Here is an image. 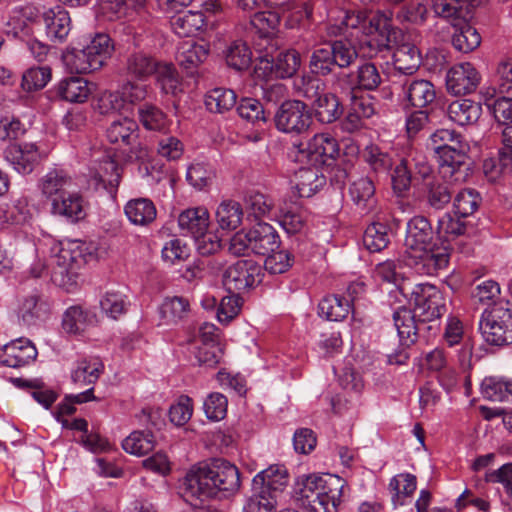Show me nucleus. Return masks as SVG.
<instances>
[{
    "mask_svg": "<svg viewBox=\"0 0 512 512\" xmlns=\"http://www.w3.org/2000/svg\"><path fill=\"white\" fill-rule=\"evenodd\" d=\"M241 485L238 468L224 459L193 466L179 485V494L192 505L193 501L222 498L235 494Z\"/></svg>",
    "mask_w": 512,
    "mask_h": 512,
    "instance_id": "f257e3e1",
    "label": "nucleus"
},
{
    "mask_svg": "<svg viewBox=\"0 0 512 512\" xmlns=\"http://www.w3.org/2000/svg\"><path fill=\"white\" fill-rule=\"evenodd\" d=\"M434 231L424 216H414L407 223L405 263L421 275H435L447 267L449 254L433 244Z\"/></svg>",
    "mask_w": 512,
    "mask_h": 512,
    "instance_id": "f03ea898",
    "label": "nucleus"
},
{
    "mask_svg": "<svg viewBox=\"0 0 512 512\" xmlns=\"http://www.w3.org/2000/svg\"><path fill=\"white\" fill-rule=\"evenodd\" d=\"M344 486L336 475H309L296 483L294 496L309 512H337Z\"/></svg>",
    "mask_w": 512,
    "mask_h": 512,
    "instance_id": "7ed1b4c3",
    "label": "nucleus"
},
{
    "mask_svg": "<svg viewBox=\"0 0 512 512\" xmlns=\"http://www.w3.org/2000/svg\"><path fill=\"white\" fill-rule=\"evenodd\" d=\"M94 257L85 242L71 240L59 242L51 248L52 281L66 290L77 284L79 270Z\"/></svg>",
    "mask_w": 512,
    "mask_h": 512,
    "instance_id": "20e7f679",
    "label": "nucleus"
},
{
    "mask_svg": "<svg viewBox=\"0 0 512 512\" xmlns=\"http://www.w3.org/2000/svg\"><path fill=\"white\" fill-rule=\"evenodd\" d=\"M394 325L403 348L388 355L389 364L402 365L409 359L407 348L417 340V336L424 331L429 334H436L438 325H425L414 317V313L407 308H399L393 313Z\"/></svg>",
    "mask_w": 512,
    "mask_h": 512,
    "instance_id": "39448f33",
    "label": "nucleus"
},
{
    "mask_svg": "<svg viewBox=\"0 0 512 512\" xmlns=\"http://www.w3.org/2000/svg\"><path fill=\"white\" fill-rule=\"evenodd\" d=\"M480 330L491 345L512 344V305L499 302L486 309L481 317Z\"/></svg>",
    "mask_w": 512,
    "mask_h": 512,
    "instance_id": "423d86ee",
    "label": "nucleus"
},
{
    "mask_svg": "<svg viewBox=\"0 0 512 512\" xmlns=\"http://www.w3.org/2000/svg\"><path fill=\"white\" fill-rule=\"evenodd\" d=\"M414 317L425 325L437 322L447 311L443 293L434 285L421 283L411 290Z\"/></svg>",
    "mask_w": 512,
    "mask_h": 512,
    "instance_id": "0eeeda50",
    "label": "nucleus"
},
{
    "mask_svg": "<svg viewBox=\"0 0 512 512\" xmlns=\"http://www.w3.org/2000/svg\"><path fill=\"white\" fill-rule=\"evenodd\" d=\"M340 149L337 140L329 133H318L311 137L307 143L298 145L299 161H304L313 167L329 165L336 160Z\"/></svg>",
    "mask_w": 512,
    "mask_h": 512,
    "instance_id": "6e6552de",
    "label": "nucleus"
},
{
    "mask_svg": "<svg viewBox=\"0 0 512 512\" xmlns=\"http://www.w3.org/2000/svg\"><path fill=\"white\" fill-rule=\"evenodd\" d=\"M276 128L284 133L301 134L311 124L308 106L300 100L284 101L274 115Z\"/></svg>",
    "mask_w": 512,
    "mask_h": 512,
    "instance_id": "1a4fd4ad",
    "label": "nucleus"
},
{
    "mask_svg": "<svg viewBox=\"0 0 512 512\" xmlns=\"http://www.w3.org/2000/svg\"><path fill=\"white\" fill-rule=\"evenodd\" d=\"M468 145L440 150L437 155L439 174L449 183H463L469 176L470 163L467 156Z\"/></svg>",
    "mask_w": 512,
    "mask_h": 512,
    "instance_id": "9d476101",
    "label": "nucleus"
},
{
    "mask_svg": "<svg viewBox=\"0 0 512 512\" xmlns=\"http://www.w3.org/2000/svg\"><path fill=\"white\" fill-rule=\"evenodd\" d=\"M480 82V73L469 62L455 64L446 74L447 91L455 96L475 92Z\"/></svg>",
    "mask_w": 512,
    "mask_h": 512,
    "instance_id": "9b49d317",
    "label": "nucleus"
},
{
    "mask_svg": "<svg viewBox=\"0 0 512 512\" xmlns=\"http://www.w3.org/2000/svg\"><path fill=\"white\" fill-rule=\"evenodd\" d=\"M258 275L259 266L254 261L238 260L224 271L223 285L228 292L238 293L252 287Z\"/></svg>",
    "mask_w": 512,
    "mask_h": 512,
    "instance_id": "f8f14e48",
    "label": "nucleus"
},
{
    "mask_svg": "<svg viewBox=\"0 0 512 512\" xmlns=\"http://www.w3.org/2000/svg\"><path fill=\"white\" fill-rule=\"evenodd\" d=\"M35 345L26 338L12 340L0 348V364L18 368L32 363L37 357Z\"/></svg>",
    "mask_w": 512,
    "mask_h": 512,
    "instance_id": "ddd939ff",
    "label": "nucleus"
},
{
    "mask_svg": "<svg viewBox=\"0 0 512 512\" xmlns=\"http://www.w3.org/2000/svg\"><path fill=\"white\" fill-rule=\"evenodd\" d=\"M5 159L20 174H30L41 160V154L34 143L11 144L4 151Z\"/></svg>",
    "mask_w": 512,
    "mask_h": 512,
    "instance_id": "4468645a",
    "label": "nucleus"
},
{
    "mask_svg": "<svg viewBox=\"0 0 512 512\" xmlns=\"http://www.w3.org/2000/svg\"><path fill=\"white\" fill-rule=\"evenodd\" d=\"M289 482L287 469L283 465H271L259 472L252 480V490L268 493L279 498Z\"/></svg>",
    "mask_w": 512,
    "mask_h": 512,
    "instance_id": "2eb2a0df",
    "label": "nucleus"
},
{
    "mask_svg": "<svg viewBox=\"0 0 512 512\" xmlns=\"http://www.w3.org/2000/svg\"><path fill=\"white\" fill-rule=\"evenodd\" d=\"M107 139L112 144L129 147L131 153H135L138 158L145 155L144 152L135 151V144L138 140V125L129 118H120L113 121L106 131Z\"/></svg>",
    "mask_w": 512,
    "mask_h": 512,
    "instance_id": "dca6fc26",
    "label": "nucleus"
},
{
    "mask_svg": "<svg viewBox=\"0 0 512 512\" xmlns=\"http://www.w3.org/2000/svg\"><path fill=\"white\" fill-rule=\"evenodd\" d=\"M51 311L49 301L39 293L24 297L18 306V318L27 326L35 325L45 320Z\"/></svg>",
    "mask_w": 512,
    "mask_h": 512,
    "instance_id": "f3484780",
    "label": "nucleus"
},
{
    "mask_svg": "<svg viewBox=\"0 0 512 512\" xmlns=\"http://www.w3.org/2000/svg\"><path fill=\"white\" fill-rule=\"evenodd\" d=\"M52 215L75 223L85 218L86 210L83 197L77 192H68L50 202Z\"/></svg>",
    "mask_w": 512,
    "mask_h": 512,
    "instance_id": "a211bd4d",
    "label": "nucleus"
},
{
    "mask_svg": "<svg viewBox=\"0 0 512 512\" xmlns=\"http://www.w3.org/2000/svg\"><path fill=\"white\" fill-rule=\"evenodd\" d=\"M157 62L149 52L133 50L125 57L124 71L130 78L145 80L157 70Z\"/></svg>",
    "mask_w": 512,
    "mask_h": 512,
    "instance_id": "6ab92c4d",
    "label": "nucleus"
},
{
    "mask_svg": "<svg viewBox=\"0 0 512 512\" xmlns=\"http://www.w3.org/2000/svg\"><path fill=\"white\" fill-rule=\"evenodd\" d=\"M72 185V177L57 168L49 170L40 180L41 192L49 203L68 193Z\"/></svg>",
    "mask_w": 512,
    "mask_h": 512,
    "instance_id": "aec40b11",
    "label": "nucleus"
},
{
    "mask_svg": "<svg viewBox=\"0 0 512 512\" xmlns=\"http://www.w3.org/2000/svg\"><path fill=\"white\" fill-rule=\"evenodd\" d=\"M402 87L406 99L413 107H428L436 99L435 87L426 79L407 78Z\"/></svg>",
    "mask_w": 512,
    "mask_h": 512,
    "instance_id": "412c9836",
    "label": "nucleus"
},
{
    "mask_svg": "<svg viewBox=\"0 0 512 512\" xmlns=\"http://www.w3.org/2000/svg\"><path fill=\"white\" fill-rule=\"evenodd\" d=\"M264 66L259 69L269 70L276 78H290L299 69L301 57L298 51L294 49L284 50L277 54L272 61L265 60L261 62Z\"/></svg>",
    "mask_w": 512,
    "mask_h": 512,
    "instance_id": "4be33fe9",
    "label": "nucleus"
},
{
    "mask_svg": "<svg viewBox=\"0 0 512 512\" xmlns=\"http://www.w3.org/2000/svg\"><path fill=\"white\" fill-rule=\"evenodd\" d=\"M47 36L54 41L63 42L71 31L69 13L60 6L50 8L43 13Z\"/></svg>",
    "mask_w": 512,
    "mask_h": 512,
    "instance_id": "5701e85b",
    "label": "nucleus"
},
{
    "mask_svg": "<svg viewBox=\"0 0 512 512\" xmlns=\"http://www.w3.org/2000/svg\"><path fill=\"white\" fill-rule=\"evenodd\" d=\"M249 235L252 237V252L254 254L266 256L280 246L279 235L268 223H257L249 230Z\"/></svg>",
    "mask_w": 512,
    "mask_h": 512,
    "instance_id": "b1692460",
    "label": "nucleus"
},
{
    "mask_svg": "<svg viewBox=\"0 0 512 512\" xmlns=\"http://www.w3.org/2000/svg\"><path fill=\"white\" fill-rule=\"evenodd\" d=\"M178 225L184 235L199 236L208 230L209 212L203 206L188 208L179 214Z\"/></svg>",
    "mask_w": 512,
    "mask_h": 512,
    "instance_id": "393cba45",
    "label": "nucleus"
},
{
    "mask_svg": "<svg viewBox=\"0 0 512 512\" xmlns=\"http://www.w3.org/2000/svg\"><path fill=\"white\" fill-rule=\"evenodd\" d=\"M338 82L341 87L343 84L356 85L361 89L371 91L380 85L381 76L375 64L366 62L358 67L356 78L351 74L339 72Z\"/></svg>",
    "mask_w": 512,
    "mask_h": 512,
    "instance_id": "a878e982",
    "label": "nucleus"
},
{
    "mask_svg": "<svg viewBox=\"0 0 512 512\" xmlns=\"http://www.w3.org/2000/svg\"><path fill=\"white\" fill-rule=\"evenodd\" d=\"M447 113L449 119L460 126L473 125L482 114V106L470 99H459L449 104Z\"/></svg>",
    "mask_w": 512,
    "mask_h": 512,
    "instance_id": "bb28decb",
    "label": "nucleus"
},
{
    "mask_svg": "<svg viewBox=\"0 0 512 512\" xmlns=\"http://www.w3.org/2000/svg\"><path fill=\"white\" fill-rule=\"evenodd\" d=\"M420 64V52L414 44L403 43L393 53L394 69L400 75L412 76L419 69Z\"/></svg>",
    "mask_w": 512,
    "mask_h": 512,
    "instance_id": "cd10ccee",
    "label": "nucleus"
},
{
    "mask_svg": "<svg viewBox=\"0 0 512 512\" xmlns=\"http://www.w3.org/2000/svg\"><path fill=\"white\" fill-rule=\"evenodd\" d=\"M170 25L179 37H191L205 26V16L201 11H181L171 17Z\"/></svg>",
    "mask_w": 512,
    "mask_h": 512,
    "instance_id": "c85d7f7f",
    "label": "nucleus"
},
{
    "mask_svg": "<svg viewBox=\"0 0 512 512\" xmlns=\"http://www.w3.org/2000/svg\"><path fill=\"white\" fill-rule=\"evenodd\" d=\"M96 321V315L80 305L66 309L62 317V328L68 334H81Z\"/></svg>",
    "mask_w": 512,
    "mask_h": 512,
    "instance_id": "c756f323",
    "label": "nucleus"
},
{
    "mask_svg": "<svg viewBox=\"0 0 512 512\" xmlns=\"http://www.w3.org/2000/svg\"><path fill=\"white\" fill-rule=\"evenodd\" d=\"M124 212L132 224L139 226L149 225L157 216L153 201L142 197L129 200L124 206Z\"/></svg>",
    "mask_w": 512,
    "mask_h": 512,
    "instance_id": "7c9ffc66",
    "label": "nucleus"
},
{
    "mask_svg": "<svg viewBox=\"0 0 512 512\" xmlns=\"http://www.w3.org/2000/svg\"><path fill=\"white\" fill-rule=\"evenodd\" d=\"M56 92L65 101L83 103L91 94V88L86 79L72 76L62 79L57 85Z\"/></svg>",
    "mask_w": 512,
    "mask_h": 512,
    "instance_id": "2f4dec72",
    "label": "nucleus"
},
{
    "mask_svg": "<svg viewBox=\"0 0 512 512\" xmlns=\"http://www.w3.org/2000/svg\"><path fill=\"white\" fill-rule=\"evenodd\" d=\"M393 9H378L370 18L366 17L364 36L377 35L391 39L396 34V27L393 25Z\"/></svg>",
    "mask_w": 512,
    "mask_h": 512,
    "instance_id": "473e14b6",
    "label": "nucleus"
},
{
    "mask_svg": "<svg viewBox=\"0 0 512 512\" xmlns=\"http://www.w3.org/2000/svg\"><path fill=\"white\" fill-rule=\"evenodd\" d=\"M481 394L493 402H512V379L489 376L481 383Z\"/></svg>",
    "mask_w": 512,
    "mask_h": 512,
    "instance_id": "72a5a7b5",
    "label": "nucleus"
},
{
    "mask_svg": "<svg viewBox=\"0 0 512 512\" xmlns=\"http://www.w3.org/2000/svg\"><path fill=\"white\" fill-rule=\"evenodd\" d=\"M162 324L175 325L190 312L189 301L180 296L166 297L158 308Z\"/></svg>",
    "mask_w": 512,
    "mask_h": 512,
    "instance_id": "f704fd0d",
    "label": "nucleus"
},
{
    "mask_svg": "<svg viewBox=\"0 0 512 512\" xmlns=\"http://www.w3.org/2000/svg\"><path fill=\"white\" fill-rule=\"evenodd\" d=\"M104 372V364L98 358H83L76 362L71 372L73 383L79 385H94Z\"/></svg>",
    "mask_w": 512,
    "mask_h": 512,
    "instance_id": "c9c22d12",
    "label": "nucleus"
},
{
    "mask_svg": "<svg viewBox=\"0 0 512 512\" xmlns=\"http://www.w3.org/2000/svg\"><path fill=\"white\" fill-rule=\"evenodd\" d=\"M454 33L452 35L453 47L462 53H469L479 47L481 43V36L466 19L453 23Z\"/></svg>",
    "mask_w": 512,
    "mask_h": 512,
    "instance_id": "e433bc0d",
    "label": "nucleus"
},
{
    "mask_svg": "<svg viewBox=\"0 0 512 512\" xmlns=\"http://www.w3.org/2000/svg\"><path fill=\"white\" fill-rule=\"evenodd\" d=\"M314 110L317 120L330 124L339 119L343 108L338 97L333 93H322L314 100Z\"/></svg>",
    "mask_w": 512,
    "mask_h": 512,
    "instance_id": "4c0bfd02",
    "label": "nucleus"
},
{
    "mask_svg": "<svg viewBox=\"0 0 512 512\" xmlns=\"http://www.w3.org/2000/svg\"><path fill=\"white\" fill-rule=\"evenodd\" d=\"M375 186L369 177L354 180L349 187V195L353 203L364 212H369L374 205Z\"/></svg>",
    "mask_w": 512,
    "mask_h": 512,
    "instance_id": "58836bf2",
    "label": "nucleus"
},
{
    "mask_svg": "<svg viewBox=\"0 0 512 512\" xmlns=\"http://www.w3.org/2000/svg\"><path fill=\"white\" fill-rule=\"evenodd\" d=\"M389 490L394 508L406 504L417 487L416 476L410 473H402L394 476L389 482Z\"/></svg>",
    "mask_w": 512,
    "mask_h": 512,
    "instance_id": "ea45409f",
    "label": "nucleus"
},
{
    "mask_svg": "<svg viewBox=\"0 0 512 512\" xmlns=\"http://www.w3.org/2000/svg\"><path fill=\"white\" fill-rule=\"evenodd\" d=\"M351 310V303L340 295L324 297L318 305V313L329 321H341L345 319Z\"/></svg>",
    "mask_w": 512,
    "mask_h": 512,
    "instance_id": "a19ab883",
    "label": "nucleus"
},
{
    "mask_svg": "<svg viewBox=\"0 0 512 512\" xmlns=\"http://www.w3.org/2000/svg\"><path fill=\"white\" fill-rule=\"evenodd\" d=\"M394 20L399 24L422 25L427 21L428 9L421 2L408 0L396 9H393Z\"/></svg>",
    "mask_w": 512,
    "mask_h": 512,
    "instance_id": "79ce46f5",
    "label": "nucleus"
},
{
    "mask_svg": "<svg viewBox=\"0 0 512 512\" xmlns=\"http://www.w3.org/2000/svg\"><path fill=\"white\" fill-rule=\"evenodd\" d=\"M296 188L300 197L309 198L325 185V177L317 167L301 168L297 175Z\"/></svg>",
    "mask_w": 512,
    "mask_h": 512,
    "instance_id": "37998d69",
    "label": "nucleus"
},
{
    "mask_svg": "<svg viewBox=\"0 0 512 512\" xmlns=\"http://www.w3.org/2000/svg\"><path fill=\"white\" fill-rule=\"evenodd\" d=\"M328 46L336 68L340 69V72H344V69L349 68L358 58L359 52L351 39H336Z\"/></svg>",
    "mask_w": 512,
    "mask_h": 512,
    "instance_id": "c03bdc74",
    "label": "nucleus"
},
{
    "mask_svg": "<svg viewBox=\"0 0 512 512\" xmlns=\"http://www.w3.org/2000/svg\"><path fill=\"white\" fill-rule=\"evenodd\" d=\"M306 212L297 203L280 207V225L288 234H296L305 228Z\"/></svg>",
    "mask_w": 512,
    "mask_h": 512,
    "instance_id": "a18cd8bd",
    "label": "nucleus"
},
{
    "mask_svg": "<svg viewBox=\"0 0 512 512\" xmlns=\"http://www.w3.org/2000/svg\"><path fill=\"white\" fill-rule=\"evenodd\" d=\"M310 73L315 76L325 77L328 75H336V65L329 46L315 48L309 58Z\"/></svg>",
    "mask_w": 512,
    "mask_h": 512,
    "instance_id": "49530a36",
    "label": "nucleus"
},
{
    "mask_svg": "<svg viewBox=\"0 0 512 512\" xmlns=\"http://www.w3.org/2000/svg\"><path fill=\"white\" fill-rule=\"evenodd\" d=\"M209 54V49L206 45L197 43H186L182 46L177 55L179 65L192 73L201 63H203Z\"/></svg>",
    "mask_w": 512,
    "mask_h": 512,
    "instance_id": "de8ad7c7",
    "label": "nucleus"
},
{
    "mask_svg": "<svg viewBox=\"0 0 512 512\" xmlns=\"http://www.w3.org/2000/svg\"><path fill=\"white\" fill-rule=\"evenodd\" d=\"M432 9L439 17L459 23L466 19L468 6L466 0H431Z\"/></svg>",
    "mask_w": 512,
    "mask_h": 512,
    "instance_id": "09e8293b",
    "label": "nucleus"
},
{
    "mask_svg": "<svg viewBox=\"0 0 512 512\" xmlns=\"http://www.w3.org/2000/svg\"><path fill=\"white\" fill-rule=\"evenodd\" d=\"M241 205L233 200L223 201L216 210V221L222 230H234L242 221Z\"/></svg>",
    "mask_w": 512,
    "mask_h": 512,
    "instance_id": "8fccbe9b",
    "label": "nucleus"
},
{
    "mask_svg": "<svg viewBox=\"0 0 512 512\" xmlns=\"http://www.w3.org/2000/svg\"><path fill=\"white\" fill-rule=\"evenodd\" d=\"M364 247L372 252H380L390 243L389 228L383 223H372L363 234Z\"/></svg>",
    "mask_w": 512,
    "mask_h": 512,
    "instance_id": "3c124183",
    "label": "nucleus"
},
{
    "mask_svg": "<svg viewBox=\"0 0 512 512\" xmlns=\"http://www.w3.org/2000/svg\"><path fill=\"white\" fill-rule=\"evenodd\" d=\"M250 23L260 38L271 39L280 25V16L274 11H259L251 16Z\"/></svg>",
    "mask_w": 512,
    "mask_h": 512,
    "instance_id": "603ef678",
    "label": "nucleus"
},
{
    "mask_svg": "<svg viewBox=\"0 0 512 512\" xmlns=\"http://www.w3.org/2000/svg\"><path fill=\"white\" fill-rule=\"evenodd\" d=\"M235 92L227 88H214L205 97L207 109L214 113H224L232 109L236 104Z\"/></svg>",
    "mask_w": 512,
    "mask_h": 512,
    "instance_id": "864d4df0",
    "label": "nucleus"
},
{
    "mask_svg": "<svg viewBox=\"0 0 512 512\" xmlns=\"http://www.w3.org/2000/svg\"><path fill=\"white\" fill-rule=\"evenodd\" d=\"M155 437L151 431H134L122 442L123 449L130 454L141 456L153 450Z\"/></svg>",
    "mask_w": 512,
    "mask_h": 512,
    "instance_id": "5fc2aeb1",
    "label": "nucleus"
},
{
    "mask_svg": "<svg viewBox=\"0 0 512 512\" xmlns=\"http://www.w3.org/2000/svg\"><path fill=\"white\" fill-rule=\"evenodd\" d=\"M363 157L370 169L377 176H387L393 166L392 157L383 152L376 145H369L365 148Z\"/></svg>",
    "mask_w": 512,
    "mask_h": 512,
    "instance_id": "6e6d98bb",
    "label": "nucleus"
},
{
    "mask_svg": "<svg viewBox=\"0 0 512 512\" xmlns=\"http://www.w3.org/2000/svg\"><path fill=\"white\" fill-rule=\"evenodd\" d=\"M252 53L247 44L241 40L234 41L227 49L225 59L229 67L242 71L249 68Z\"/></svg>",
    "mask_w": 512,
    "mask_h": 512,
    "instance_id": "4d7b16f0",
    "label": "nucleus"
},
{
    "mask_svg": "<svg viewBox=\"0 0 512 512\" xmlns=\"http://www.w3.org/2000/svg\"><path fill=\"white\" fill-rule=\"evenodd\" d=\"M139 120L147 130L162 131L167 127V117L158 107L144 103L138 108Z\"/></svg>",
    "mask_w": 512,
    "mask_h": 512,
    "instance_id": "13d9d810",
    "label": "nucleus"
},
{
    "mask_svg": "<svg viewBox=\"0 0 512 512\" xmlns=\"http://www.w3.org/2000/svg\"><path fill=\"white\" fill-rule=\"evenodd\" d=\"M430 145L434 153L448 148L464 147L468 144L462 140L461 134L451 129H438L430 135Z\"/></svg>",
    "mask_w": 512,
    "mask_h": 512,
    "instance_id": "bf43d9fd",
    "label": "nucleus"
},
{
    "mask_svg": "<svg viewBox=\"0 0 512 512\" xmlns=\"http://www.w3.org/2000/svg\"><path fill=\"white\" fill-rule=\"evenodd\" d=\"M51 75L49 66L31 67L23 73L21 87L27 92L41 90L51 80Z\"/></svg>",
    "mask_w": 512,
    "mask_h": 512,
    "instance_id": "052dcab7",
    "label": "nucleus"
},
{
    "mask_svg": "<svg viewBox=\"0 0 512 512\" xmlns=\"http://www.w3.org/2000/svg\"><path fill=\"white\" fill-rule=\"evenodd\" d=\"M400 269L401 266L396 261L386 260L375 266L373 275L376 280L394 284L397 288L404 291L406 288L402 286L403 276Z\"/></svg>",
    "mask_w": 512,
    "mask_h": 512,
    "instance_id": "680f3d73",
    "label": "nucleus"
},
{
    "mask_svg": "<svg viewBox=\"0 0 512 512\" xmlns=\"http://www.w3.org/2000/svg\"><path fill=\"white\" fill-rule=\"evenodd\" d=\"M154 74L166 94H176L180 91V78L173 64L158 61Z\"/></svg>",
    "mask_w": 512,
    "mask_h": 512,
    "instance_id": "e2e57ef3",
    "label": "nucleus"
},
{
    "mask_svg": "<svg viewBox=\"0 0 512 512\" xmlns=\"http://www.w3.org/2000/svg\"><path fill=\"white\" fill-rule=\"evenodd\" d=\"M460 218L456 214L455 216L450 213L443 214L437 223L436 231L439 237L449 241L463 235L466 232V224Z\"/></svg>",
    "mask_w": 512,
    "mask_h": 512,
    "instance_id": "0e129e2a",
    "label": "nucleus"
},
{
    "mask_svg": "<svg viewBox=\"0 0 512 512\" xmlns=\"http://www.w3.org/2000/svg\"><path fill=\"white\" fill-rule=\"evenodd\" d=\"M481 197L474 189H464L457 193L454 199L455 214L460 217L472 215L480 204Z\"/></svg>",
    "mask_w": 512,
    "mask_h": 512,
    "instance_id": "69168bd1",
    "label": "nucleus"
},
{
    "mask_svg": "<svg viewBox=\"0 0 512 512\" xmlns=\"http://www.w3.org/2000/svg\"><path fill=\"white\" fill-rule=\"evenodd\" d=\"M96 177L104 186L109 185L112 189L117 188L120 182L119 166L109 155L103 156L96 168Z\"/></svg>",
    "mask_w": 512,
    "mask_h": 512,
    "instance_id": "338daca9",
    "label": "nucleus"
},
{
    "mask_svg": "<svg viewBox=\"0 0 512 512\" xmlns=\"http://www.w3.org/2000/svg\"><path fill=\"white\" fill-rule=\"evenodd\" d=\"M213 170L204 163L191 164L186 173V180L197 190H203L212 184Z\"/></svg>",
    "mask_w": 512,
    "mask_h": 512,
    "instance_id": "774afa93",
    "label": "nucleus"
}]
</instances>
